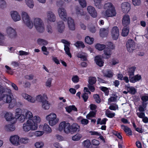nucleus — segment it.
Returning a JSON list of instances; mask_svg holds the SVG:
<instances>
[{"instance_id":"obj_60","label":"nucleus","mask_w":148,"mask_h":148,"mask_svg":"<svg viewBox=\"0 0 148 148\" xmlns=\"http://www.w3.org/2000/svg\"><path fill=\"white\" fill-rule=\"evenodd\" d=\"M44 143L42 142H39L36 143H35V146L37 148H40L43 147Z\"/></svg>"},{"instance_id":"obj_34","label":"nucleus","mask_w":148,"mask_h":148,"mask_svg":"<svg viewBox=\"0 0 148 148\" xmlns=\"http://www.w3.org/2000/svg\"><path fill=\"white\" fill-rule=\"evenodd\" d=\"M66 111L69 113H70L72 110H73L75 111H77V108L74 105L70 106L65 108Z\"/></svg>"},{"instance_id":"obj_36","label":"nucleus","mask_w":148,"mask_h":148,"mask_svg":"<svg viewBox=\"0 0 148 148\" xmlns=\"http://www.w3.org/2000/svg\"><path fill=\"white\" fill-rule=\"evenodd\" d=\"M108 30L107 29L101 28L100 29V35L101 36L103 37L108 34Z\"/></svg>"},{"instance_id":"obj_44","label":"nucleus","mask_w":148,"mask_h":148,"mask_svg":"<svg viewBox=\"0 0 148 148\" xmlns=\"http://www.w3.org/2000/svg\"><path fill=\"white\" fill-rule=\"evenodd\" d=\"M85 42L89 44H92L94 41V38H91L89 36H87L85 38Z\"/></svg>"},{"instance_id":"obj_56","label":"nucleus","mask_w":148,"mask_h":148,"mask_svg":"<svg viewBox=\"0 0 148 148\" xmlns=\"http://www.w3.org/2000/svg\"><path fill=\"white\" fill-rule=\"evenodd\" d=\"M83 144L84 147L88 148L90 147L91 143L90 140L87 139L84 141Z\"/></svg>"},{"instance_id":"obj_1","label":"nucleus","mask_w":148,"mask_h":148,"mask_svg":"<svg viewBox=\"0 0 148 148\" xmlns=\"http://www.w3.org/2000/svg\"><path fill=\"white\" fill-rule=\"evenodd\" d=\"M40 121V118L38 116H35L33 119H28L23 125V129L24 131L27 132L31 130H35L37 129V123Z\"/></svg>"},{"instance_id":"obj_46","label":"nucleus","mask_w":148,"mask_h":148,"mask_svg":"<svg viewBox=\"0 0 148 148\" xmlns=\"http://www.w3.org/2000/svg\"><path fill=\"white\" fill-rule=\"evenodd\" d=\"M96 112V110L90 111L89 113L86 115V118L88 119H90V117H95Z\"/></svg>"},{"instance_id":"obj_54","label":"nucleus","mask_w":148,"mask_h":148,"mask_svg":"<svg viewBox=\"0 0 148 148\" xmlns=\"http://www.w3.org/2000/svg\"><path fill=\"white\" fill-rule=\"evenodd\" d=\"M16 119H17L21 122H23L26 119L25 115L21 114L18 116L16 117Z\"/></svg>"},{"instance_id":"obj_30","label":"nucleus","mask_w":148,"mask_h":148,"mask_svg":"<svg viewBox=\"0 0 148 148\" xmlns=\"http://www.w3.org/2000/svg\"><path fill=\"white\" fill-rule=\"evenodd\" d=\"M75 13L78 16H84L86 14V13L82 9L78 7L75 8Z\"/></svg>"},{"instance_id":"obj_24","label":"nucleus","mask_w":148,"mask_h":148,"mask_svg":"<svg viewBox=\"0 0 148 148\" xmlns=\"http://www.w3.org/2000/svg\"><path fill=\"white\" fill-rule=\"evenodd\" d=\"M65 27V25L63 21H60L58 22L57 29L60 33H62L63 32Z\"/></svg>"},{"instance_id":"obj_59","label":"nucleus","mask_w":148,"mask_h":148,"mask_svg":"<svg viewBox=\"0 0 148 148\" xmlns=\"http://www.w3.org/2000/svg\"><path fill=\"white\" fill-rule=\"evenodd\" d=\"M46 29L47 31L49 34H51L53 32L52 27L50 25H48L47 26Z\"/></svg>"},{"instance_id":"obj_28","label":"nucleus","mask_w":148,"mask_h":148,"mask_svg":"<svg viewBox=\"0 0 148 148\" xmlns=\"http://www.w3.org/2000/svg\"><path fill=\"white\" fill-rule=\"evenodd\" d=\"M121 127L127 135H132V131L130 128L124 125H121Z\"/></svg>"},{"instance_id":"obj_33","label":"nucleus","mask_w":148,"mask_h":148,"mask_svg":"<svg viewBox=\"0 0 148 148\" xmlns=\"http://www.w3.org/2000/svg\"><path fill=\"white\" fill-rule=\"evenodd\" d=\"M104 76L108 78L112 77L113 75L112 71L110 70H108L103 73Z\"/></svg>"},{"instance_id":"obj_32","label":"nucleus","mask_w":148,"mask_h":148,"mask_svg":"<svg viewBox=\"0 0 148 148\" xmlns=\"http://www.w3.org/2000/svg\"><path fill=\"white\" fill-rule=\"evenodd\" d=\"M136 69V67L132 66L128 69V73L129 77L134 75V72Z\"/></svg>"},{"instance_id":"obj_39","label":"nucleus","mask_w":148,"mask_h":148,"mask_svg":"<svg viewBox=\"0 0 148 148\" xmlns=\"http://www.w3.org/2000/svg\"><path fill=\"white\" fill-rule=\"evenodd\" d=\"M7 4L5 0H0V9H4L7 7Z\"/></svg>"},{"instance_id":"obj_16","label":"nucleus","mask_w":148,"mask_h":148,"mask_svg":"<svg viewBox=\"0 0 148 148\" xmlns=\"http://www.w3.org/2000/svg\"><path fill=\"white\" fill-rule=\"evenodd\" d=\"M19 137L17 135H14L10 136L9 140L13 145L17 146L19 145Z\"/></svg>"},{"instance_id":"obj_64","label":"nucleus","mask_w":148,"mask_h":148,"mask_svg":"<svg viewBox=\"0 0 148 148\" xmlns=\"http://www.w3.org/2000/svg\"><path fill=\"white\" fill-rule=\"evenodd\" d=\"M106 45L108 47V48L111 50L113 49L114 48V46L113 44L111 42H108L106 43Z\"/></svg>"},{"instance_id":"obj_40","label":"nucleus","mask_w":148,"mask_h":148,"mask_svg":"<svg viewBox=\"0 0 148 148\" xmlns=\"http://www.w3.org/2000/svg\"><path fill=\"white\" fill-rule=\"evenodd\" d=\"M129 29L128 27H124L122 30L121 35L123 36H127L129 33Z\"/></svg>"},{"instance_id":"obj_53","label":"nucleus","mask_w":148,"mask_h":148,"mask_svg":"<svg viewBox=\"0 0 148 148\" xmlns=\"http://www.w3.org/2000/svg\"><path fill=\"white\" fill-rule=\"evenodd\" d=\"M74 45L77 47H81L82 48H83L85 47V45L83 42L80 41H77L76 42L75 44Z\"/></svg>"},{"instance_id":"obj_47","label":"nucleus","mask_w":148,"mask_h":148,"mask_svg":"<svg viewBox=\"0 0 148 148\" xmlns=\"http://www.w3.org/2000/svg\"><path fill=\"white\" fill-rule=\"evenodd\" d=\"M43 129L44 131L48 133H50L52 131L50 127L47 124H44Z\"/></svg>"},{"instance_id":"obj_57","label":"nucleus","mask_w":148,"mask_h":148,"mask_svg":"<svg viewBox=\"0 0 148 148\" xmlns=\"http://www.w3.org/2000/svg\"><path fill=\"white\" fill-rule=\"evenodd\" d=\"M141 99L142 101V102L148 103L147 102L148 101V94L142 96Z\"/></svg>"},{"instance_id":"obj_4","label":"nucleus","mask_w":148,"mask_h":148,"mask_svg":"<svg viewBox=\"0 0 148 148\" xmlns=\"http://www.w3.org/2000/svg\"><path fill=\"white\" fill-rule=\"evenodd\" d=\"M22 19L26 25L29 29H31L33 27V24L30 20V18L27 12L23 11L21 13Z\"/></svg>"},{"instance_id":"obj_11","label":"nucleus","mask_w":148,"mask_h":148,"mask_svg":"<svg viewBox=\"0 0 148 148\" xmlns=\"http://www.w3.org/2000/svg\"><path fill=\"white\" fill-rule=\"evenodd\" d=\"M135 43L132 39L128 40L126 42V47L127 50L129 52H132L134 50Z\"/></svg>"},{"instance_id":"obj_23","label":"nucleus","mask_w":148,"mask_h":148,"mask_svg":"<svg viewBox=\"0 0 148 148\" xmlns=\"http://www.w3.org/2000/svg\"><path fill=\"white\" fill-rule=\"evenodd\" d=\"M71 133L78 132L80 130V126L77 124L74 123L71 125Z\"/></svg>"},{"instance_id":"obj_63","label":"nucleus","mask_w":148,"mask_h":148,"mask_svg":"<svg viewBox=\"0 0 148 148\" xmlns=\"http://www.w3.org/2000/svg\"><path fill=\"white\" fill-rule=\"evenodd\" d=\"M128 91V92H130L132 94H134L136 92V90L135 88L133 86H131Z\"/></svg>"},{"instance_id":"obj_50","label":"nucleus","mask_w":148,"mask_h":148,"mask_svg":"<svg viewBox=\"0 0 148 148\" xmlns=\"http://www.w3.org/2000/svg\"><path fill=\"white\" fill-rule=\"evenodd\" d=\"M108 119L106 118L103 119L102 120L101 119L99 118L97 120V124L105 125L106 124V121L108 120Z\"/></svg>"},{"instance_id":"obj_29","label":"nucleus","mask_w":148,"mask_h":148,"mask_svg":"<svg viewBox=\"0 0 148 148\" xmlns=\"http://www.w3.org/2000/svg\"><path fill=\"white\" fill-rule=\"evenodd\" d=\"M95 60L96 64L99 66H102L104 63L100 56H97L95 58Z\"/></svg>"},{"instance_id":"obj_26","label":"nucleus","mask_w":148,"mask_h":148,"mask_svg":"<svg viewBox=\"0 0 148 148\" xmlns=\"http://www.w3.org/2000/svg\"><path fill=\"white\" fill-rule=\"evenodd\" d=\"M130 82L135 83L139 81L141 79V77L140 75H137L134 76H133L129 77Z\"/></svg>"},{"instance_id":"obj_51","label":"nucleus","mask_w":148,"mask_h":148,"mask_svg":"<svg viewBox=\"0 0 148 148\" xmlns=\"http://www.w3.org/2000/svg\"><path fill=\"white\" fill-rule=\"evenodd\" d=\"M95 48L101 51L105 48L106 45L103 44H97L95 46Z\"/></svg>"},{"instance_id":"obj_45","label":"nucleus","mask_w":148,"mask_h":148,"mask_svg":"<svg viewBox=\"0 0 148 148\" xmlns=\"http://www.w3.org/2000/svg\"><path fill=\"white\" fill-rule=\"evenodd\" d=\"M82 137V136L81 134H77L72 137V139L73 141H78Z\"/></svg>"},{"instance_id":"obj_10","label":"nucleus","mask_w":148,"mask_h":148,"mask_svg":"<svg viewBox=\"0 0 148 148\" xmlns=\"http://www.w3.org/2000/svg\"><path fill=\"white\" fill-rule=\"evenodd\" d=\"M46 19L48 22L53 23L56 21V17L55 14L52 11H49L46 13Z\"/></svg>"},{"instance_id":"obj_18","label":"nucleus","mask_w":148,"mask_h":148,"mask_svg":"<svg viewBox=\"0 0 148 148\" xmlns=\"http://www.w3.org/2000/svg\"><path fill=\"white\" fill-rule=\"evenodd\" d=\"M67 20V23L69 29L72 31L75 30V25L73 19L71 17H69Z\"/></svg>"},{"instance_id":"obj_6","label":"nucleus","mask_w":148,"mask_h":148,"mask_svg":"<svg viewBox=\"0 0 148 148\" xmlns=\"http://www.w3.org/2000/svg\"><path fill=\"white\" fill-rule=\"evenodd\" d=\"M71 125L69 123L63 121L59 124L58 130L60 131H63L65 133L69 134L71 133Z\"/></svg>"},{"instance_id":"obj_52","label":"nucleus","mask_w":148,"mask_h":148,"mask_svg":"<svg viewBox=\"0 0 148 148\" xmlns=\"http://www.w3.org/2000/svg\"><path fill=\"white\" fill-rule=\"evenodd\" d=\"M20 142L21 143L25 144L28 143L30 142V140L28 138L24 137L21 138Z\"/></svg>"},{"instance_id":"obj_3","label":"nucleus","mask_w":148,"mask_h":148,"mask_svg":"<svg viewBox=\"0 0 148 148\" xmlns=\"http://www.w3.org/2000/svg\"><path fill=\"white\" fill-rule=\"evenodd\" d=\"M45 96L41 95H38L36 97V100L41 103L42 108L45 110L49 109L50 105V103L45 99Z\"/></svg>"},{"instance_id":"obj_49","label":"nucleus","mask_w":148,"mask_h":148,"mask_svg":"<svg viewBox=\"0 0 148 148\" xmlns=\"http://www.w3.org/2000/svg\"><path fill=\"white\" fill-rule=\"evenodd\" d=\"M38 44L40 45H46L48 44V42L43 39L39 38L37 40Z\"/></svg>"},{"instance_id":"obj_14","label":"nucleus","mask_w":148,"mask_h":148,"mask_svg":"<svg viewBox=\"0 0 148 148\" xmlns=\"http://www.w3.org/2000/svg\"><path fill=\"white\" fill-rule=\"evenodd\" d=\"M122 11L124 13H127L131 9L130 4L127 2L122 3L121 5Z\"/></svg>"},{"instance_id":"obj_43","label":"nucleus","mask_w":148,"mask_h":148,"mask_svg":"<svg viewBox=\"0 0 148 148\" xmlns=\"http://www.w3.org/2000/svg\"><path fill=\"white\" fill-rule=\"evenodd\" d=\"M114 8L112 4L110 2H108L105 4L104 8L106 10H110V9Z\"/></svg>"},{"instance_id":"obj_35","label":"nucleus","mask_w":148,"mask_h":148,"mask_svg":"<svg viewBox=\"0 0 148 148\" xmlns=\"http://www.w3.org/2000/svg\"><path fill=\"white\" fill-rule=\"evenodd\" d=\"M26 4L30 8H32L34 6L33 0H25Z\"/></svg>"},{"instance_id":"obj_25","label":"nucleus","mask_w":148,"mask_h":148,"mask_svg":"<svg viewBox=\"0 0 148 148\" xmlns=\"http://www.w3.org/2000/svg\"><path fill=\"white\" fill-rule=\"evenodd\" d=\"M22 96L25 99L27 100L28 101L30 102L34 103L36 101V99L35 98L32 97L26 93H22Z\"/></svg>"},{"instance_id":"obj_8","label":"nucleus","mask_w":148,"mask_h":148,"mask_svg":"<svg viewBox=\"0 0 148 148\" xmlns=\"http://www.w3.org/2000/svg\"><path fill=\"white\" fill-rule=\"evenodd\" d=\"M58 12L60 19L64 21H66L68 18L66 10L63 7H59L58 9Z\"/></svg>"},{"instance_id":"obj_13","label":"nucleus","mask_w":148,"mask_h":148,"mask_svg":"<svg viewBox=\"0 0 148 148\" xmlns=\"http://www.w3.org/2000/svg\"><path fill=\"white\" fill-rule=\"evenodd\" d=\"M0 101H2L5 103H10L12 101V97L7 94L0 93Z\"/></svg>"},{"instance_id":"obj_22","label":"nucleus","mask_w":148,"mask_h":148,"mask_svg":"<svg viewBox=\"0 0 148 148\" xmlns=\"http://www.w3.org/2000/svg\"><path fill=\"white\" fill-rule=\"evenodd\" d=\"M112 50L108 48H106L104 50V53L102 55V57L104 59L110 58L112 53Z\"/></svg>"},{"instance_id":"obj_42","label":"nucleus","mask_w":148,"mask_h":148,"mask_svg":"<svg viewBox=\"0 0 148 148\" xmlns=\"http://www.w3.org/2000/svg\"><path fill=\"white\" fill-rule=\"evenodd\" d=\"M94 5L95 6L98 8L100 9L102 8L103 5L101 3V1L96 0L94 1Z\"/></svg>"},{"instance_id":"obj_41","label":"nucleus","mask_w":148,"mask_h":148,"mask_svg":"<svg viewBox=\"0 0 148 148\" xmlns=\"http://www.w3.org/2000/svg\"><path fill=\"white\" fill-rule=\"evenodd\" d=\"M5 128L6 130L9 131H14L15 127V126L13 124H8L5 126Z\"/></svg>"},{"instance_id":"obj_2","label":"nucleus","mask_w":148,"mask_h":148,"mask_svg":"<svg viewBox=\"0 0 148 148\" xmlns=\"http://www.w3.org/2000/svg\"><path fill=\"white\" fill-rule=\"evenodd\" d=\"M34 24L37 31L40 33H43L45 31V25L42 20L40 18L34 19Z\"/></svg>"},{"instance_id":"obj_17","label":"nucleus","mask_w":148,"mask_h":148,"mask_svg":"<svg viewBox=\"0 0 148 148\" xmlns=\"http://www.w3.org/2000/svg\"><path fill=\"white\" fill-rule=\"evenodd\" d=\"M111 34L112 38L114 40H116L119 36V28L116 26H115L112 29Z\"/></svg>"},{"instance_id":"obj_31","label":"nucleus","mask_w":148,"mask_h":148,"mask_svg":"<svg viewBox=\"0 0 148 148\" xmlns=\"http://www.w3.org/2000/svg\"><path fill=\"white\" fill-rule=\"evenodd\" d=\"M148 103H145L142 102L141 105L138 107V110L140 112H143L146 110Z\"/></svg>"},{"instance_id":"obj_20","label":"nucleus","mask_w":148,"mask_h":148,"mask_svg":"<svg viewBox=\"0 0 148 148\" xmlns=\"http://www.w3.org/2000/svg\"><path fill=\"white\" fill-rule=\"evenodd\" d=\"M11 17L13 20L17 21L21 20V17L19 13L16 11H12L11 12Z\"/></svg>"},{"instance_id":"obj_15","label":"nucleus","mask_w":148,"mask_h":148,"mask_svg":"<svg viewBox=\"0 0 148 148\" xmlns=\"http://www.w3.org/2000/svg\"><path fill=\"white\" fill-rule=\"evenodd\" d=\"M87 10L88 13L93 18H96L97 15V13L95 8L92 6H87Z\"/></svg>"},{"instance_id":"obj_58","label":"nucleus","mask_w":148,"mask_h":148,"mask_svg":"<svg viewBox=\"0 0 148 148\" xmlns=\"http://www.w3.org/2000/svg\"><path fill=\"white\" fill-rule=\"evenodd\" d=\"M78 119L80 120L81 123L84 125H86L88 123V120L86 119H82V118H78Z\"/></svg>"},{"instance_id":"obj_12","label":"nucleus","mask_w":148,"mask_h":148,"mask_svg":"<svg viewBox=\"0 0 148 148\" xmlns=\"http://www.w3.org/2000/svg\"><path fill=\"white\" fill-rule=\"evenodd\" d=\"M61 42L64 44V49L65 51V53L69 57L71 58L72 56L70 52V49L69 48L70 43L68 41L64 39L62 40Z\"/></svg>"},{"instance_id":"obj_27","label":"nucleus","mask_w":148,"mask_h":148,"mask_svg":"<svg viewBox=\"0 0 148 148\" xmlns=\"http://www.w3.org/2000/svg\"><path fill=\"white\" fill-rule=\"evenodd\" d=\"M7 93L9 95L12 93V90L9 88H4L0 85V93Z\"/></svg>"},{"instance_id":"obj_61","label":"nucleus","mask_w":148,"mask_h":148,"mask_svg":"<svg viewBox=\"0 0 148 148\" xmlns=\"http://www.w3.org/2000/svg\"><path fill=\"white\" fill-rule=\"evenodd\" d=\"M94 98L95 101L97 103H99L101 102V99L99 95L98 94H95L94 95Z\"/></svg>"},{"instance_id":"obj_38","label":"nucleus","mask_w":148,"mask_h":148,"mask_svg":"<svg viewBox=\"0 0 148 148\" xmlns=\"http://www.w3.org/2000/svg\"><path fill=\"white\" fill-rule=\"evenodd\" d=\"M25 116L26 119H33V114L31 112L29 111H27L25 113Z\"/></svg>"},{"instance_id":"obj_9","label":"nucleus","mask_w":148,"mask_h":148,"mask_svg":"<svg viewBox=\"0 0 148 148\" xmlns=\"http://www.w3.org/2000/svg\"><path fill=\"white\" fill-rule=\"evenodd\" d=\"M102 14L103 16L105 17H112L115 16L116 14V12L114 8L110 10L103 11L102 12Z\"/></svg>"},{"instance_id":"obj_7","label":"nucleus","mask_w":148,"mask_h":148,"mask_svg":"<svg viewBox=\"0 0 148 148\" xmlns=\"http://www.w3.org/2000/svg\"><path fill=\"white\" fill-rule=\"evenodd\" d=\"M5 32L8 37L10 39H13L17 36V32L15 28L8 26L5 29Z\"/></svg>"},{"instance_id":"obj_62","label":"nucleus","mask_w":148,"mask_h":148,"mask_svg":"<svg viewBox=\"0 0 148 148\" xmlns=\"http://www.w3.org/2000/svg\"><path fill=\"white\" fill-rule=\"evenodd\" d=\"M81 6L84 8L86 6V3L85 0H78Z\"/></svg>"},{"instance_id":"obj_48","label":"nucleus","mask_w":148,"mask_h":148,"mask_svg":"<svg viewBox=\"0 0 148 148\" xmlns=\"http://www.w3.org/2000/svg\"><path fill=\"white\" fill-rule=\"evenodd\" d=\"M97 81L96 78L95 77H90L89 78L88 82V84L93 85Z\"/></svg>"},{"instance_id":"obj_37","label":"nucleus","mask_w":148,"mask_h":148,"mask_svg":"<svg viewBox=\"0 0 148 148\" xmlns=\"http://www.w3.org/2000/svg\"><path fill=\"white\" fill-rule=\"evenodd\" d=\"M105 114L108 117L110 118H112L115 116V113L112 112L108 110H107L105 112Z\"/></svg>"},{"instance_id":"obj_19","label":"nucleus","mask_w":148,"mask_h":148,"mask_svg":"<svg viewBox=\"0 0 148 148\" xmlns=\"http://www.w3.org/2000/svg\"><path fill=\"white\" fill-rule=\"evenodd\" d=\"M130 23V16L127 14L123 16L122 19V24L125 27L129 25Z\"/></svg>"},{"instance_id":"obj_21","label":"nucleus","mask_w":148,"mask_h":148,"mask_svg":"<svg viewBox=\"0 0 148 148\" xmlns=\"http://www.w3.org/2000/svg\"><path fill=\"white\" fill-rule=\"evenodd\" d=\"M4 117L7 121H11L13 120L14 123H15L16 121V119L13 116L12 113L10 112H6L5 114Z\"/></svg>"},{"instance_id":"obj_5","label":"nucleus","mask_w":148,"mask_h":148,"mask_svg":"<svg viewBox=\"0 0 148 148\" xmlns=\"http://www.w3.org/2000/svg\"><path fill=\"white\" fill-rule=\"evenodd\" d=\"M47 120L48 121L49 125L53 126L56 124L58 122L59 119L57 118L56 114L53 113H51L46 116Z\"/></svg>"},{"instance_id":"obj_55","label":"nucleus","mask_w":148,"mask_h":148,"mask_svg":"<svg viewBox=\"0 0 148 148\" xmlns=\"http://www.w3.org/2000/svg\"><path fill=\"white\" fill-rule=\"evenodd\" d=\"M100 89L105 93L106 95L108 96L109 93L108 88L105 87L101 86L100 87Z\"/></svg>"}]
</instances>
